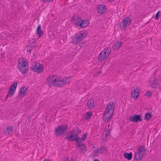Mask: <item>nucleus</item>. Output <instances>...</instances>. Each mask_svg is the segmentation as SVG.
Segmentation results:
<instances>
[{
    "label": "nucleus",
    "mask_w": 161,
    "mask_h": 161,
    "mask_svg": "<svg viewBox=\"0 0 161 161\" xmlns=\"http://www.w3.org/2000/svg\"><path fill=\"white\" fill-rule=\"evenodd\" d=\"M115 104L113 102L108 103L103 116V120L105 122H109L113 115Z\"/></svg>",
    "instance_id": "1"
},
{
    "label": "nucleus",
    "mask_w": 161,
    "mask_h": 161,
    "mask_svg": "<svg viewBox=\"0 0 161 161\" xmlns=\"http://www.w3.org/2000/svg\"><path fill=\"white\" fill-rule=\"evenodd\" d=\"M147 149L143 146H139L134 151V158L136 161L141 160L146 155Z\"/></svg>",
    "instance_id": "2"
},
{
    "label": "nucleus",
    "mask_w": 161,
    "mask_h": 161,
    "mask_svg": "<svg viewBox=\"0 0 161 161\" xmlns=\"http://www.w3.org/2000/svg\"><path fill=\"white\" fill-rule=\"evenodd\" d=\"M18 68L19 71L22 74H26L28 70V63L24 58H19L18 60Z\"/></svg>",
    "instance_id": "3"
},
{
    "label": "nucleus",
    "mask_w": 161,
    "mask_h": 161,
    "mask_svg": "<svg viewBox=\"0 0 161 161\" xmlns=\"http://www.w3.org/2000/svg\"><path fill=\"white\" fill-rule=\"evenodd\" d=\"M59 76L51 75L46 79V83L49 86H55L60 87Z\"/></svg>",
    "instance_id": "4"
},
{
    "label": "nucleus",
    "mask_w": 161,
    "mask_h": 161,
    "mask_svg": "<svg viewBox=\"0 0 161 161\" xmlns=\"http://www.w3.org/2000/svg\"><path fill=\"white\" fill-rule=\"evenodd\" d=\"M72 19L75 25L81 28L85 27L89 24L88 20L82 19L79 17H73Z\"/></svg>",
    "instance_id": "5"
},
{
    "label": "nucleus",
    "mask_w": 161,
    "mask_h": 161,
    "mask_svg": "<svg viewBox=\"0 0 161 161\" xmlns=\"http://www.w3.org/2000/svg\"><path fill=\"white\" fill-rule=\"evenodd\" d=\"M86 134H84L82 138L77 140V142H76L77 147L80 150L82 153H85L87 150L85 145L82 143L83 141L86 139Z\"/></svg>",
    "instance_id": "6"
},
{
    "label": "nucleus",
    "mask_w": 161,
    "mask_h": 161,
    "mask_svg": "<svg viewBox=\"0 0 161 161\" xmlns=\"http://www.w3.org/2000/svg\"><path fill=\"white\" fill-rule=\"evenodd\" d=\"M111 50L109 48H106L103 49L98 56L100 61H102L106 59L110 55Z\"/></svg>",
    "instance_id": "7"
},
{
    "label": "nucleus",
    "mask_w": 161,
    "mask_h": 161,
    "mask_svg": "<svg viewBox=\"0 0 161 161\" xmlns=\"http://www.w3.org/2000/svg\"><path fill=\"white\" fill-rule=\"evenodd\" d=\"M31 69L34 72L37 73H41L44 70L43 65L39 63L36 62L32 64Z\"/></svg>",
    "instance_id": "8"
},
{
    "label": "nucleus",
    "mask_w": 161,
    "mask_h": 161,
    "mask_svg": "<svg viewBox=\"0 0 161 161\" xmlns=\"http://www.w3.org/2000/svg\"><path fill=\"white\" fill-rule=\"evenodd\" d=\"M68 126L66 125H60L57 127L55 129V134L57 135L63 134L67 129Z\"/></svg>",
    "instance_id": "9"
},
{
    "label": "nucleus",
    "mask_w": 161,
    "mask_h": 161,
    "mask_svg": "<svg viewBox=\"0 0 161 161\" xmlns=\"http://www.w3.org/2000/svg\"><path fill=\"white\" fill-rule=\"evenodd\" d=\"M72 78V77L71 76L65 77L64 78L59 77L60 87L64 86L66 84L69 83Z\"/></svg>",
    "instance_id": "10"
},
{
    "label": "nucleus",
    "mask_w": 161,
    "mask_h": 161,
    "mask_svg": "<svg viewBox=\"0 0 161 161\" xmlns=\"http://www.w3.org/2000/svg\"><path fill=\"white\" fill-rule=\"evenodd\" d=\"M66 138H67L69 140L74 141L76 140V142L77 140L80 139L78 138L75 132L69 131L66 134Z\"/></svg>",
    "instance_id": "11"
},
{
    "label": "nucleus",
    "mask_w": 161,
    "mask_h": 161,
    "mask_svg": "<svg viewBox=\"0 0 161 161\" xmlns=\"http://www.w3.org/2000/svg\"><path fill=\"white\" fill-rule=\"evenodd\" d=\"M139 94V89L137 86H134L132 89L131 95L132 98L136 100L138 98Z\"/></svg>",
    "instance_id": "12"
},
{
    "label": "nucleus",
    "mask_w": 161,
    "mask_h": 161,
    "mask_svg": "<svg viewBox=\"0 0 161 161\" xmlns=\"http://www.w3.org/2000/svg\"><path fill=\"white\" fill-rule=\"evenodd\" d=\"M131 22V19L130 17H125L121 22V24L122 25V28L125 29L130 25Z\"/></svg>",
    "instance_id": "13"
},
{
    "label": "nucleus",
    "mask_w": 161,
    "mask_h": 161,
    "mask_svg": "<svg viewBox=\"0 0 161 161\" xmlns=\"http://www.w3.org/2000/svg\"><path fill=\"white\" fill-rule=\"evenodd\" d=\"M142 116L141 114L138 115H134L130 116L129 119V120L133 122H137L141 121Z\"/></svg>",
    "instance_id": "14"
},
{
    "label": "nucleus",
    "mask_w": 161,
    "mask_h": 161,
    "mask_svg": "<svg viewBox=\"0 0 161 161\" xmlns=\"http://www.w3.org/2000/svg\"><path fill=\"white\" fill-rule=\"evenodd\" d=\"M28 89L25 86L21 87L20 89L18 97L20 98H22L26 95Z\"/></svg>",
    "instance_id": "15"
},
{
    "label": "nucleus",
    "mask_w": 161,
    "mask_h": 161,
    "mask_svg": "<svg viewBox=\"0 0 161 161\" xmlns=\"http://www.w3.org/2000/svg\"><path fill=\"white\" fill-rule=\"evenodd\" d=\"M81 41L80 40H79V39L77 37L76 35L73 38L72 40V42L74 44H77L78 43H79V45L80 47H81V46L84 45L85 44V43L84 42H83L81 43L82 45H80V42Z\"/></svg>",
    "instance_id": "16"
},
{
    "label": "nucleus",
    "mask_w": 161,
    "mask_h": 161,
    "mask_svg": "<svg viewBox=\"0 0 161 161\" xmlns=\"http://www.w3.org/2000/svg\"><path fill=\"white\" fill-rule=\"evenodd\" d=\"M76 35L81 41L84 39L86 36V34L85 32L83 31H80Z\"/></svg>",
    "instance_id": "17"
},
{
    "label": "nucleus",
    "mask_w": 161,
    "mask_h": 161,
    "mask_svg": "<svg viewBox=\"0 0 161 161\" xmlns=\"http://www.w3.org/2000/svg\"><path fill=\"white\" fill-rule=\"evenodd\" d=\"M105 8L103 5H98L97 7V11L98 13L100 14L104 13L105 11Z\"/></svg>",
    "instance_id": "18"
},
{
    "label": "nucleus",
    "mask_w": 161,
    "mask_h": 161,
    "mask_svg": "<svg viewBox=\"0 0 161 161\" xmlns=\"http://www.w3.org/2000/svg\"><path fill=\"white\" fill-rule=\"evenodd\" d=\"M110 133V130L109 129H106L103 135V140H106V138L109 136Z\"/></svg>",
    "instance_id": "19"
},
{
    "label": "nucleus",
    "mask_w": 161,
    "mask_h": 161,
    "mask_svg": "<svg viewBox=\"0 0 161 161\" xmlns=\"http://www.w3.org/2000/svg\"><path fill=\"white\" fill-rule=\"evenodd\" d=\"M121 42H117L113 46V49L115 50H118L121 47Z\"/></svg>",
    "instance_id": "20"
},
{
    "label": "nucleus",
    "mask_w": 161,
    "mask_h": 161,
    "mask_svg": "<svg viewBox=\"0 0 161 161\" xmlns=\"http://www.w3.org/2000/svg\"><path fill=\"white\" fill-rule=\"evenodd\" d=\"M87 106L90 108H93L94 107V100L92 99L89 100L87 103Z\"/></svg>",
    "instance_id": "21"
},
{
    "label": "nucleus",
    "mask_w": 161,
    "mask_h": 161,
    "mask_svg": "<svg viewBox=\"0 0 161 161\" xmlns=\"http://www.w3.org/2000/svg\"><path fill=\"white\" fill-rule=\"evenodd\" d=\"M15 92V91L9 89L8 92V94L6 96V99H7L8 97H12L14 95Z\"/></svg>",
    "instance_id": "22"
},
{
    "label": "nucleus",
    "mask_w": 161,
    "mask_h": 161,
    "mask_svg": "<svg viewBox=\"0 0 161 161\" xmlns=\"http://www.w3.org/2000/svg\"><path fill=\"white\" fill-rule=\"evenodd\" d=\"M13 130V127L12 126H9L4 131L6 135H8L12 133Z\"/></svg>",
    "instance_id": "23"
},
{
    "label": "nucleus",
    "mask_w": 161,
    "mask_h": 161,
    "mask_svg": "<svg viewBox=\"0 0 161 161\" xmlns=\"http://www.w3.org/2000/svg\"><path fill=\"white\" fill-rule=\"evenodd\" d=\"M149 83L151 86L154 84H157L159 83V81L157 80V79L154 78H151L150 79Z\"/></svg>",
    "instance_id": "24"
},
{
    "label": "nucleus",
    "mask_w": 161,
    "mask_h": 161,
    "mask_svg": "<svg viewBox=\"0 0 161 161\" xmlns=\"http://www.w3.org/2000/svg\"><path fill=\"white\" fill-rule=\"evenodd\" d=\"M124 156L125 158L128 160L131 159L132 154L131 153H125L124 154Z\"/></svg>",
    "instance_id": "25"
},
{
    "label": "nucleus",
    "mask_w": 161,
    "mask_h": 161,
    "mask_svg": "<svg viewBox=\"0 0 161 161\" xmlns=\"http://www.w3.org/2000/svg\"><path fill=\"white\" fill-rule=\"evenodd\" d=\"M37 33L39 36V37L41 36L43 34V32L41 29L40 25L38 26L36 30Z\"/></svg>",
    "instance_id": "26"
},
{
    "label": "nucleus",
    "mask_w": 161,
    "mask_h": 161,
    "mask_svg": "<svg viewBox=\"0 0 161 161\" xmlns=\"http://www.w3.org/2000/svg\"><path fill=\"white\" fill-rule=\"evenodd\" d=\"M92 115V113L91 112H88L84 115V119L87 120Z\"/></svg>",
    "instance_id": "27"
},
{
    "label": "nucleus",
    "mask_w": 161,
    "mask_h": 161,
    "mask_svg": "<svg viewBox=\"0 0 161 161\" xmlns=\"http://www.w3.org/2000/svg\"><path fill=\"white\" fill-rule=\"evenodd\" d=\"M18 83L17 82H14L10 86L9 89L15 91L17 86Z\"/></svg>",
    "instance_id": "28"
},
{
    "label": "nucleus",
    "mask_w": 161,
    "mask_h": 161,
    "mask_svg": "<svg viewBox=\"0 0 161 161\" xmlns=\"http://www.w3.org/2000/svg\"><path fill=\"white\" fill-rule=\"evenodd\" d=\"M106 150L105 147H101L98 148V153H102L106 152Z\"/></svg>",
    "instance_id": "29"
},
{
    "label": "nucleus",
    "mask_w": 161,
    "mask_h": 161,
    "mask_svg": "<svg viewBox=\"0 0 161 161\" xmlns=\"http://www.w3.org/2000/svg\"><path fill=\"white\" fill-rule=\"evenodd\" d=\"M36 39H35L33 38L31 41L30 43L29 44V45H30L34 47L36 45Z\"/></svg>",
    "instance_id": "30"
},
{
    "label": "nucleus",
    "mask_w": 161,
    "mask_h": 161,
    "mask_svg": "<svg viewBox=\"0 0 161 161\" xmlns=\"http://www.w3.org/2000/svg\"><path fill=\"white\" fill-rule=\"evenodd\" d=\"M152 117V115L151 114L148 113L145 114V119L147 120H149Z\"/></svg>",
    "instance_id": "31"
},
{
    "label": "nucleus",
    "mask_w": 161,
    "mask_h": 161,
    "mask_svg": "<svg viewBox=\"0 0 161 161\" xmlns=\"http://www.w3.org/2000/svg\"><path fill=\"white\" fill-rule=\"evenodd\" d=\"M92 149L95 153H98V148H97L94 145H92Z\"/></svg>",
    "instance_id": "32"
},
{
    "label": "nucleus",
    "mask_w": 161,
    "mask_h": 161,
    "mask_svg": "<svg viewBox=\"0 0 161 161\" xmlns=\"http://www.w3.org/2000/svg\"><path fill=\"white\" fill-rule=\"evenodd\" d=\"M33 47L30 45L27 46L26 47L27 51L29 52V53H31Z\"/></svg>",
    "instance_id": "33"
},
{
    "label": "nucleus",
    "mask_w": 161,
    "mask_h": 161,
    "mask_svg": "<svg viewBox=\"0 0 161 161\" xmlns=\"http://www.w3.org/2000/svg\"><path fill=\"white\" fill-rule=\"evenodd\" d=\"M7 35L6 34L3 33L1 34L0 36V37L1 39H5V38L7 37Z\"/></svg>",
    "instance_id": "34"
},
{
    "label": "nucleus",
    "mask_w": 161,
    "mask_h": 161,
    "mask_svg": "<svg viewBox=\"0 0 161 161\" xmlns=\"http://www.w3.org/2000/svg\"><path fill=\"white\" fill-rule=\"evenodd\" d=\"M64 161H75V160L71 158L67 157L65 158Z\"/></svg>",
    "instance_id": "35"
},
{
    "label": "nucleus",
    "mask_w": 161,
    "mask_h": 161,
    "mask_svg": "<svg viewBox=\"0 0 161 161\" xmlns=\"http://www.w3.org/2000/svg\"><path fill=\"white\" fill-rule=\"evenodd\" d=\"M151 95L152 93L150 91L147 92L145 94V95L147 97L150 96H151Z\"/></svg>",
    "instance_id": "36"
},
{
    "label": "nucleus",
    "mask_w": 161,
    "mask_h": 161,
    "mask_svg": "<svg viewBox=\"0 0 161 161\" xmlns=\"http://www.w3.org/2000/svg\"><path fill=\"white\" fill-rule=\"evenodd\" d=\"M159 12H160V11H158L157 12V13H156V15H155V18L156 19H158V16L159 15Z\"/></svg>",
    "instance_id": "37"
},
{
    "label": "nucleus",
    "mask_w": 161,
    "mask_h": 161,
    "mask_svg": "<svg viewBox=\"0 0 161 161\" xmlns=\"http://www.w3.org/2000/svg\"><path fill=\"white\" fill-rule=\"evenodd\" d=\"M43 1L45 2H49L53 1V0H42Z\"/></svg>",
    "instance_id": "38"
},
{
    "label": "nucleus",
    "mask_w": 161,
    "mask_h": 161,
    "mask_svg": "<svg viewBox=\"0 0 161 161\" xmlns=\"http://www.w3.org/2000/svg\"><path fill=\"white\" fill-rule=\"evenodd\" d=\"M44 161H49V160L48 159H45L44 160Z\"/></svg>",
    "instance_id": "39"
},
{
    "label": "nucleus",
    "mask_w": 161,
    "mask_h": 161,
    "mask_svg": "<svg viewBox=\"0 0 161 161\" xmlns=\"http://www.w3.org/2000/svg\"><path fill=\"white\" fill-rule=\"evenodd\" d=\"M93 161H99L97 159H95V160H93Z\"/></svg>",
    "instance_id": "40"
},
{
    "label": "nucleus",
    "mask_w": 161,
    "mask_h": 161,
    "mask_svg": "<svg viewBox=\"0 0 161 161\" xmlns=\"http://www.w3.org/2000/svg\"><path fill=\"white\" fill-rule=\"evenodd\" d=\"M160 42V43H161V41Z\"/></svg>",
    "instance_id": "41"
}]
</instances>
